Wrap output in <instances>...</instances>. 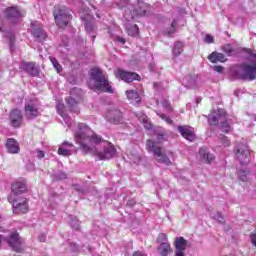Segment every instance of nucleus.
Wrapping results in <instances>:
<instances>
[{"label": "nucleus", "instance_id": "14", "mask_svg": "<svg viewBox=\"0 0 256 256\" xmlns=\"http://www.w3.org/2000/svg\"><path fill=\"white\" fill-rule=\"evenodd\" d=\"M226 112L222 108H217V110H214L210 115H208V123L209 125H218L219 120L223 119L225 117Z\"/></svg>", "mask_w": 256, "mask_h": 256}, {"label": "nucleus", "instance_id": "54", "mask_svg": "<svg viewBox=\"0 0 256 256\" xmlns=\"http://www.w3.org/2000/svg\"><path fill=\"white\" fill-rule=\"evenodd\" d=\"M118 42L122 43V45H125V38L118 37Z\"/></svg>", "mask_w": 256, "mask_h": 256}, {"label": "nucleus", "instance_id": "15", "mask_svg": "<svg viewBox=\"0 0 256 256\" xmlns=\"http://www.w3.org/2000/svg\"><path fill=\"white\" fill-rule=\"evenodd\" d=\"M25 191H27V185L25 182H15L12 184L9 197L17 198V195H21L22 193H25Z\"/></svg>", "mask_w": 256, "mask_h": 256}, {"label": "nucleus", "instance_id": "36", "mask_svg": "<svg viewBox=\"0 0 256 256\" xmlns=\"http://www.w3.org/2000/svg\"><path fill=\"white\" fill-rule=\"evenodd\" d=\"M219 141L220 143H222L223 147H229V145H231V142L229 141L227 136L220 135Z\"/></svg>", "mask_w": 256, "mask_h": 256}, {"label": "nucleus", "instance_id": "47", "mask_svg": "<svg viewBox=\"0 0 256 256\" xmlns=\"http://www.w3.org/2000/svg\"><path fill=\"white\" fill-rule=\"evenodd\" d=\"M130 101H133V99H135V103L134 105L139 106V104L141 103V98L140 97H135V98H128Z\"/></svg>", "mask_w": 256, "mask_h": 256}, {"label": "nucleus", "instance_id": "13", "mask_svg": "<svg viewBox=\"0 0 256 256\" xmlns=\"http://www.w3.org/2000/svg\"><path fill=\"white\" fill-rule=\"evenodd\" d=\"M9 121L11 127L14 129H19L23 124V113L19 109H13L9 114Z\"/></svg>", "mask_w": 256, "mask_h": 256}, {"label": "nucleus", "instance_id": "2", "mask_svg": "<svg viewBox=\"0 0 256 256\" xmlns=\"http://www.w3.org/2000/svg\"><path fill=\"white\" fill-rule=\"evenodd\" d=\"M242 51L248 55L247 61L231 69V75L234 79H241L242 81L256 80V54L249 48H243Z\"/></svg>", "mask_w": 256, "mask_h": 256}, {"label": "nucleus", "instance_id": "49", "mask_svg": "<svg viewBox=\"0 0 256 256\" xmlns=\"http://www.w3.org/2000/svg\"><path fill=\"white\" fill-rule=\"evenodd\" d=\"M57 179H67V174L59 172L57 175Z\"/></svg>", "mask_w": 256, "mask_h": 256}, {"label": "nucleus", "instance_id": "60", "mask_svg": "<svg viewBox=\"0 0 256 256\" xmlns=\"http://www.w3.org/2000/svg\"><path fill=\"white\" fill-rule=\"evenodd\" d=\"M0 31H2L1 27H0Z\"/></svg>", "mask_w": 256, "mask_h": 256}, {"label": "nucleus", "instance_id": "37", "mask_svg": "<svg viewBox=\"0 0 256 256\" xmlns=\"http://www.w3.org/2000/svg\"><path fill=\"white\" fill-rule=\"evenodd\" d=\"M211 217H213V219H215L216 221H218V223H225V219L223 218V215H221V212H217L216 215L211 214Z\"/></svg>", "mask_w": 256, "mask_h": 256}, {"label": "nucleus", "instance_id": "17", "mask_svg": "<svg viewBox=\"0 0 256 256\" xmlns=\"http://www.w3.org/2000/svg\"><path fill=\"white\" fill-rule=\"evenodd\" d=\"M76 149L75 146L69 142H64L58 149V155H63L64 157H69V155H73Z\"/></svg>", "mask_w": 256, "mask_h": 256}, {"label": "nucleus", "instance_id": "3", "mask_svg": "<svg viewBox=\"0 0 256 256\" xmlns=\"http://www.w3.org/2000/svg\"><path fill=\"white\" fill-rule=\"evenodd\" d=\"M91 77L94 81L95 91H98L99 93H115V90L113 89L111 84H109V81H107V78H105V74H103V71L101 69H92Z\"/></svg>", "mask_w": 256, "mask_h": 256}, {"label": "nucleus", "instance_id": "28", "mask_svg": "<svg viewBox=\"0 0 256 256\" xmlns=\"http://www.w3.org/2000/svg\"><path fill=\"white\" fill-rule=\"evenodd\" d=\"M239 179L242 181V183H250L249 179H251V174L249 171L246 170H240L238 172Z\"/></svg>", "mask_w": 256, "mask_h": 256}, {"label": "nucleus", "instance_id": "22", "mask_svg": "<svg viewBox=\"0 0 256 256\" xmlns=\"http://www.w3.org/2000/svg\"><path fill=\"white\" fill-rule=\"evenodd\" d=\"M208 59L211 61V63H225V61H227V58L224 56V54L219 52H212L208 56Z\"/></svg>", "mask_w": 256, "mask_h": 256}, {"label": "nucleus", "instance_id": "9", "mask_svg": "<svg viewBox=\"0 0 256 256\" xmlns=\"http://www.w3.org/2000/svg\"><path fill=\"white\" fill-rule=\"evenodd\" d=\"M5 15L10 23H19V20L23 19L27 13L21 7L13 6L6 8Z\"/></svg>", "mask_w": 256, "mask_h": 256}, {"label": "nucleus", "instance_id": "23", "mask_svg": "<svg viewBox=\"0 0 256 256\" xmlns=\"http://www.w3.org/2000/svg\"><path fill=\"white\" fill-rule=\"evenodd\" d=\"M106 119L112 123H119L121 121V111L115 109L106 114Z\"/></svg>", "mask_w": 256, "mask_h": 256}, {"label": "nucleus", "instance_id": "29", "mask_svg": "<svg viewBox=\"0 0 256 256\" xmlns=\"http://www.w3.org/2000/svg\"><path fill=\"white\" fill-rule=\"evenodd\" d=\"M221 49L228 57H233V55H235V49H233L231 44H224Z\"/></svg>", "mask_w": 256, "mask_h": 256}, {"label": "nucleus", "instance_id": "39", "mask_svg": "<svg viewBox=\"0 0 256 256\" xmlns=\"http://www.w3.org/2000/svg\"><path fill=\"white\" fill-rule=\"evenodd\" d=\"M126 95L127 97H130V95L131 97H141V94L137 90H127Z\"/></svg>", "mask_w": 256, "mask_h": 256}, {"label": "nucleus", "instance_id": "40", "mask_svg": "<svg viewBox=\"0 0 256 256\" xmlns=\"http://www.w3.org/2000/svg\"><path fill=\"white\" fill-rule=\"evenodd\" d=\"M160 116V119H163L168 125H173V120L167 117L165 114L157 113Z\"/></svg>", "mask_w": 256, "mask_h": 256}, {"label": "nucleus", "instance_id": "21", "mask_svg": "<svg viewBox=\"0 0 256 256\" xmlns=\"http://www.w3.org/2000/svg\"><path fill=\"white\" fill-rule=\"evenodd\" d=\"M149 11V6L145 2H140L134 9L135 15L138 17H145Z\"/></svg>", "mask_w": 256, "mask_h": 256}, {"label": "nucleus", "instance_id": "18", "mask_svg": "<svg viewBox=\"0 0 256 256\" xmlns=\"http://www.w3.org/2000/svg\"><path fill=\"white\" fill-rule=\"evenodd\" d=\"M178 131L187 141H195V131L193 128L189 126H178Z\"/></svg>", "mask_w": 256, "mask_h": 256}, {"label": "nucleus", "instance_id": "24", "mask_svg": "<svg viewBox=\"0 0 256 256\" xmlns=\"http://www.w3.org/2000/svg\"><path fill=\"white\" fill-rule=\"evenodd\" d=\"M199 156L203 159V161H206V163H211L213 159H215V156L209 153V151L205 147L200 148Z\"/></svg>", "mask_w": 256, "mask_h": 256}, {"label": "nucleus", "instance_id": "6", "mask_svg": "<svg viewBox=\"0 0 256 256\" xmlns=\"http://www.w3.org/2000/svg\"><path fill=\"white\" fill-rule=\"evenodd\" d=\"M1 243H8L16 253H21V251H23V239L19 237V233L17 232L12 233L10 238L0 235V245Z\"/></svg>", "mask_w": 256, "mask_h": 256}, {"label": "nucleus", "instance_id": "30", "mask_svg": "<svg viewBox=\"0 0 256 256\" xmlns=\"http://www.w3.org/2000/svg\"><path fill=\"white\" fill-rule=\"evenodd\" d=\"M181 53H183V42L178 41L174 44L173 55H175V57H179Z\"/></svg>", "mask_w": 256, "mask_h": 256}, {"label": "nucleus", "instance_id": "7", "mask_svg": "<svg viewBox=\"0 0 256 256\" xmlns=\"http://www.w3.org/2000/svg\"><path fill=\"white\" fill-rule=\"evenodd\" d=\"M41 113L39 112V101L35 98H29L25 102L26 119H36Z\"/></svg>", "mask_w": 256, "mask_h": 256}, {"label": "nucleus", "instance_id": "45", "mask_svg": "<svg viewBox=\"0 0 256 256\" xmlns=\"http://www.w3.org/2000/svg\"><path fill=\"white\" fill-rule=\"evenodd\" d=\"M130 159L134 162V163H139V161H141V156H139V155H132L131 157H130Z\"/></svg>", "mask_w": 256, "mask_h": 256}, {"label": "nucleus", "instance_id": "16", "mask_svg": "<svg viewBox=\"0 0 256 256\" xmlns=\"http://www.w3.org/2000/svg\"><path fill=\"white\" fill-rule=\"evenodd\" d=\"M175 256H185V249H187V240L183 237L175 239Z\"/></svg>", "mask_w": 256, "mask_h": 256}, {"label": "nucleus", "instance_id": "31", "mask_svg": "<svg viewBox=\"0 0 256 256\" xmlns=\"http://www.w3.org/2000/svg\"><path fill=\"white\" fill-rule=\"evenodd\" d=\"M127 33L130 37H137L139 35V26L135 24L134 26L127 27Z\"/></svg>", "mask_w": 256, "mask_h": 256}, {"label": "nucleus", "instance_id": "26", "mask_svg": "<svg viewBox=\"0 0 256 256\" xmlns=\"http://www.w3.org/2000/svg\"><path fill=\"white\" fill-rule=\"evenodd\" d=\"M65 102L67 103V107L72 111V113H78L79 109L77 108L78 102L73 97L65 98Z\"/></svg>", "mask_w": 256, "mask_h": 256}, {"label": "nucleus", "instance_id": "44", "mask_svg": "<svg viewBox=\"0 0 256 256\" xmlns=\"http://www.w3.org/2000/svg\"><path fill=\"white\" fill-rule=\"evenodd\" d=\"M36 157L38 159H43V157H45V152L41 151V150H36L35 151Z\"/></svg>", "mask_w": 256, "mask_h": 256}, {"label": "nucleus", "instance_id": "35", "mask_svg": "<svg viewBox=\"0 0 256 256\" xmlns=\"http://www.w3.org/2000/svg\"><path fill=\"white\" fill-rule=\"evenodd\" d=\"M161 106L163 107V109H165V111H167L168 113L173 111V107H171V103L167 100H163L161 102Z\"/></svg>", "mask_w": 256, "mask_h": 256}, {"label": "nucleus", "instance_id": "12", "mask_svg": "<svg viewBox=\"0 0 256 256\" xmlns=\"http://www.w3.org/2000/svg\"><path fill=\"white\" fill-rule=\"evenodd\" d=\"M20 69L27 73L29 77H39L41 75V68L35 62H22Z\"/></svg>", "mask_w": 256, "mask_h": 256}, {"label": "nucleus", "instance_id": "42", "mask_svg": "<svg viewBox=\"0 0 256 256\" xmlns=\"http://www.w3.org/2000/svg\"><path fill=\"white\" fill-rule=\"evenodd\" d=\"M85 29L87 33H91V31H93V24L91 22H86Z\"/></svg>", "mask_w": 256, "mask_h": 256}, {"label": "nucleus", "instance_id": "46", "mask_svg": "<svg viewBox=\"0 0 256 256\" xmlns=\"http://www.w3.org/2000/svg\"><path fill=\"white\" fill-rule=\"evenodd\" d=\"M70 249L71 251H73L74 253L79 251V246H77V244L75 243H70Z\"/></svg>", "mask_w": 256, "mask_h": 256}, {"label": "nucleus", "instance_id": "8", "mask_svg": "<svg viewBox=\"0 0 256 256\" xmlns=\"http://www.w3.org/2000/svg\"><path fill=\"white\" fill-rule=\"evenodd\" d=\"M236 159L239 161L240 165H247L251 159V152L249 151V146L247 144H238L235 147Z\"/></svg>", "mask_w": 256, "mask_h": 256}, {"label": "nucleus", "instance_id": "43", "mask_svg": "<svg viewBox=\"0 0 256 256\" xmlns=\"http://www.w3.org/2000/svg\"><path fill=\"white\" fill-rule=\"evenodd\" d=\"M167 138L165 136V133L161 132L157 134V140L159 141V143H161V141H165Z\"/></svg>", "mask_w": 256, "mask_h": 256}, {"label": "nucleus", "instance_id": "48", "mask_svg": "<svg viewBox=\"0 0 256 256\" xmlns=\"http://www.w3.org/2000/svg\"><path fill=\"white\" fill-rule=\"evenodd\" d=\"M205 41H206V43H213V41H214L213 36L206 35Z\"/></svg>", "mask_w": 256, "mask_h": 256}, {"label": "nucleus", "instance_id": "33", "mask_svg": "<svg viewBox=\"0 0 256 256\" xmlns=\"http://www.w3.org/2000/svg\"><path fill=\"white\" fill-rule=\"evenodd\" d=\"M51 63L53 67L56 69L57 73H61L63 71V67L61 64H59V61H57L55 58H51Z\"/></svg>", "mask_w": 256, "mask_h": 256}, {"label": "nucleus", "instance_id": "38", "mask_svg": "<svg viewBox=\"0 0 256 256\" xmlns=\"http://www.w3.org/2000/svg\"><path fill=\"white\" fill-rule=\"evenodd\" d=\"M70 225H71L72 229H74L75 231H79L80 224H79V220L77 218H73L70 222Z\"/></svg>", "mask_w": 256, "mask_h": 256}, {"label": "nucleus", "instance_id": "51", "mask_svg": "<svg viewBox=\"0 0 256 256\" xmlns=\"http://www.w3.org/2000/svg\"><path fill=\"white\" fill-rule=\"evenodd\" d=\"M214 71L217 73H223V66H214Z\"/></svg>", "mask_w": 256, "mask_h": 256}, {"label": "nucleus", "instance_id": "10", "mask_svg": "<svg viewBox=\"0 0 256 256\" xmlns=\"http://www.w3.org/2000/svg\"><path fill=\"white\" fill-rule=\"evenodd\" d=\"M8 201L12 204L14 213H27L29 211L27 198L8 196Z\"/></svg>", "mask_w": 256, "mask_h": 256}, {"label": "nucleus", "instance_id": "53", "mask_svg": "<svg viewBox=\"0 0 256 256\" xmlns=\"http://www.w3.org/2000/svg\"><path fill=\"white\" fill-rule=\"evenodd\" d=\"M132 256H147V254H145L141 251H135Z\"/></svg>", "mask_w": 256, "mask_h": 256}, {"label": "nucleus", "instance_id": "58", "mask_svg": "<svg viewBox=\"0 0 256 256\" xmlns=\"http://www.w3.org/2000/svg\"><path fill=\"white\" fill-rule=\"evenodd\" d=\"M92 39H93V40L95 39V35H94V36H92Z\"/></svg>", "mask_w": 256, "mask_h": 256}, {"label": "nucleus", "instance_id": "57", "mask_svg": "<svg viewBox=\"0 0 256 256\" xmlns=\"http://www.w3.org/2000/svg\"><path fill=\"white\" fill-rule=\"evenodd\" d=\"M200 101H201V98H197L196 99V105H199Z\"/></svg>", "mask_w": 256, "mask_h": 256}, {"label": "nucleus", "instance_id": "19", "mask_svg": "<svg viewBox=\"0 0 256 256\" xmlns=\"http://www.w3.org/2000/svg\"><path fill=\"white\" fill-rule=\"evenodd\" d=\"M6 149L8 153H11L12 155H16L19 153V151H21V148H19V142L13 138L7 140Z\"/></svg>", "mask_w": 256, "mask_h": 256}, {"label": "nucleus", "instance_id": "5", "mask_svg": "<svg viewBox=\"0 0 256 256\" xmlns=\"http://www.w3.org/2000/svg\"><path fill=\"white\" fill-rule=\"evenodd\" d=\"M146 147L148 151L153 153V155L156 157V160L158 163H163L164 165H171V160L169 157H167V154H165V150L159 146L155 141L148 140L146 142Z\"/></svg>", "mask_w": 256, "mask_h": 256}, {"label": "nucleus", "instance_id": "32", "mask_svg": "<svg viewBox=\"0 0 256 256\" xmlns=\"http://www.w3.org/2000/svg\"><path fill=\"white\" fill-rule=\"evenodd\" d=\"M175 27H177V19H174L171 23V28L164 31V35H167V37H173V34L175 33Z\"/></svg>", "mask_w": 256, "mask_h": 256}, {"label": "nucleus", "instance_id": "50", "mask_svg": "<svg viewBox=\"0 0 256 256\" xmlns=\"http://www.w3.org/2000/svg\"><path fill=\"white\" fill-rule=\"evenodd\" d=\"M234 95H235V97H239V95H247V93H244L241 90H235L234 91Z\"/></svg>", "mask_w": 256, "mask_h": 256}, {"label": "nucleus", "instance_id": "20", "mask_svg": "<svg viewBox=\"0 0 256 256\" xmlns=\"http://www.w3.org/2000/svg\"><path fill=\"white\" fill-rule=\"evenodd\" d=\"M31 33L33 37H35V39H37L40 42L45 41V39H47V32L39 26H35L34 28H32Z\"/></svg>", "mask_w": 256, "mask_h": 256}, {"label": "nucleus", "instance_id": "34", "mask_svg": "<svg viewBox=\"0 0 256 256\" xmlns=\"http://www.w3.org/2000/svg\"><path fill=\"white\" fill-rule=\"evenodd\" d=\"M220 131H222V133H229V131H231V125H229L227 121L222 122L220 126Z\"/></svg>", "mask_w": 256, "mask_h": 256}, {"label": "nucleus", "instance_id": "52", "mask_svg": "<svg viewBox=\"0 0 256 256\" xmlns=\"http://www.w3.org/2000/svg\"><path fill=\"white\" fill-rule=\"evenodd\" d=\"M47 239V236H45V234H41L39 237H38V240L41 242V243H45V240Z\"/></svg>", "mask_w": 256, "mask_h": 256}, {"label": "nucleus", "instance_id": "25", "mask_svg": "<svg viewBox=\"0 0 256 256\" xmlns=\"http://www.w3.org/2000/svg\"><path fill=\"white\" fill-rule=\"evenodd\" d=\"M158 253L160 256H167L171 253V244L169 242H162L158 247Z\"/></svg>", "mask_w": 256, "mask_h": 256}, {"label": "nucleus", "instance_id": "1", "mask_svg": "<svg viewBox=\"0 0 256 256\" xmlns=\"http://www.w3.org/2000/svg\"><path fill=\"white\" fill-rule=\"evenodd\" d=\"M56 110L58 115L62 117L64 123L68 126V129L74 131V139L75 142L80 145L81 149H83L86 153H92L93 155H97L98 159L101 161H105V159H112L115 155L116 150L111 143L106 142L107 146H104L103 152H98L96 145L101 143V136L95 134L91 128L86 126L84 123H75L67 114V106L63 103L61 98L56 99Z\"/></svg>", "mask_w": 256, "mask_h": 256}, {"label": "nucleus", "instance_id": "55", "mask_svg": "<svg viewBox=\"0 0 256 256\" xmlns=\"http://www.w3.org/2000/svg\"><path fill=\"white\" fill-rule=\"evenodd\" d=\"M78 91H79V90H78L77 88L72 89V90H71V95H73V93H78Z\"/></svg>", "mask_w": 256, "mask_h": 256}, {"label": "nucleus", "instance_id": "59", "mask_svg": "<svg viewBox=\"0 0 256 256\" xmlns=\"http://www.w3.org/2000/svg\"><path fill=\"white\" fill-rule=\"evenodd\" d=\"M254 119H255V121H256V115L254 116Z\"/></svg>", "mask_w": 256, "mask_h": 256}, {"label": "nucleus", "instance_id": "27", "mask_svg": "<svg viewBox=\"0 0 256 256\" xmlns=\"http://www.w3.org/2000/svg\"><path fill=\"white\" fill-rule=\"evenodd\" d=\"M136 117L139 119L140 123L144 124L145 129L150 130L152 125L149 123V119L147 118V115L143 112H140L136 115Z\"/></svg>", "mask_w": 256, "mask_h": 256}, {"label": "nucleus", "instance_id": "4", "mask_svg": "<svg viewBox=\"0 0 256 256\" xmlns=\"http://www.w3.org/2000/svg\"><path fill=\"white\" fill-rule=\"evenodd\" d=\"M53 15L55 23L59 29H65V27L69 25L71 19H73V16L69 14V10L65 6L54 7Z\"/></svg>", "mask_w": 256, "mask_h": 256}, {"label": "nucleus", "instance_id": "56", "mask_svg": "<svg viewBox=\"0 0 256 256\" xmlns=\"http://www.w3.org/2000/svg\"><path fill=\"white\" fill-rule=\"evenodd\" d=\"M10 49H13V39H10Z\"/></svg>", "mask_w": 256, "mask_h": 256}, {"label": "nucleus", "instance_id": "41", "mask_svg": "<svg viewBox=\"0 0 256 256\" xmlns=\"http://www.w3.org/2000/svg\"><path fill=\"white\" fill-rule=\"evenodd\" d=\"M157 241L160 243V245L161 243H167V234H159Z\"/></svg>", "mask_w": 256, "mask_h": 256}, {"label": "nucleus", "instance_id": "11", "mask_svg": "<svg viewBox=\"0 0 256 256\" xmlns=\"http://www.w3.org/2000/svg\"><path fill=\"white\" fill-rule=\"evenodd\" d=\"M115 76L117 79H121L125 83H133V81H141V76L135 72L125 71L119 68L115 72Z\"/></svg>", "mask_w": 256, "mask_h": 256}]
</instances>
